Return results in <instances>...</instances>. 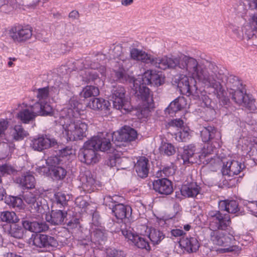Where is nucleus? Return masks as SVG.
<instances>
[{"label": "nucleus", "instance_id": "nucleus-23", "mask_svg": "<svg viewBox=\"0 0 257 257\" xmlns=\"http://www.w3.org/2000/svg\"><path fill=\"white\" fill-rule=\"evenodd\" d=\"M144 83L154 86H161L164 83V78L156 71L148 70L144 72L141 80Z\"/></svg>", "mask_w": 257, "mask_h": 257}, {"label": "nucleus", "instance_id": "nucleus-20", "mask_svg": "<svg viewBox=\"0 0 257 257\" xmlns=\"http://www.w3.org/2000/svg\"><path fill=\"white\" fill-rule=\"evenodd\" d=\"M200 136L203 142L208 143L212 140L219 146V141L221 139V135L214 126H203L200 131Z\"/></svg>", "mask_w": 257, "mask_h": 257}, {"label": "nucleus", "instance_id": "nucleus-52", "mask_svg": "<svg viewBox=\"0 0 257 257\" xmlns=\"http://www.w3.org/2000/svg\"><path fill=\"white\" fill-rule=\"evenodd\" d=\"M17 172V170L10 164H5L0 165V176L11 175Z\"/></svg>", "mask_w": 257, "mask_h": 257}, {"label": "nucleus", "instance_id": "nucleus-12", "mask_svg": "<svg viewBox=\"0 0 257 257\" xmlns=\"http://www.w3.org/2000/svg\"><path fill=\"white\" fill-rule=\"evenodd\" d=\"M32 234L29 239V244L38 248L46 249H53L58 245V242L55 237L49 235L36 233Z\"/></svg>", "mask_w": 257, "mask_h": 257}, {"label": "nucleus", "instance_id": "nucleus-60", "mask_svg": "<svg viewBox=\"0 0 257 257\" xmlns=\"http://www.w3.org/2000/svg\"><path fill=\"white\" fill-rule=\"evenodd\" d=\"M8 123L9 122L7 120L3 119L0 121V137L5 134L6 130L8 127Z\"/></svg>", "mask_w": 257, "mask_h": 257}, {"label": "nucleus", "instance_id": "nucleus-41", "mask_svg": "<svg viewBox=\"0 0 257 257\" xmlns=\"http://www.w3.org/2000/svg\"><path fill=\"white\" fill-rule=\"evenodd\" d=\"M222 211L221 210H210L208 212L207 219L211 230H214L215 227L216 226L217 221L219 220V217H221Z\"/></svg>", "mask_w": 257, "mask_h": 257}, {"label": "nucleus", "instance_id": "nucleus-51", "mask_svg": "<svg viewBox=\"0 0 257 257\" xmlns=\"http://www.w3.org/2000/svg\"><path fill=\"white\" fill-rule=\"evenodd\" d=\"M247 98L245 100L243 105L251 112L257 109V99L252 98L251 96L248 94Z\"/></svg>", "mask_w": 257, "mask_h": 257}, {"label": "nucleus", "instance_id": "nucleus-6", "mask_svg": "<svg viewBox=\"0 0 257 257\" xmlns=\"http://www.w3.org/2000/svg\"><path fill=\"white\" fill-rule=\"evenodd\" d=\"M174 68L180 69L182 72L185 73L192 76L191 77H188L185 75H182L179 76L178 78L175 79L174 83L177 85L181 93L182 94L188 93L189 94H198L196 83L197 81H199L196 77L195 75L192 73L190 72L189 71L185 70V68L180 67L178 64L176 65V66L173 67L167 68V69ZM198 82L200 83L199 82Z\"/></svg>", "mask_w": 257, "mask_h": 257}, {"label": "nucleus", "instance_id": "nucleus-50", "mask_svg": "<svg viewBox=\"0 0 257 257\" xmlns=\"http://www.w3.org/2000/svg\"><path fill=\"white\" fill-rule=\"evenodd\" d=\"M54 87L58 89L59 92H61L66 94L71 91L72 88L71 85L66 81L56 82Z\"/></svg>", "mask_w": 257, "mask_h": 257}, {"label": "nucleus", "instance_id": "nucleus-27", "mask_svg": "<svg viewBox=\"0 0 257 257\" xmlns=\"http://www.w3.org/2000/svg\"><path fill=\"white\" fill-rule=\"evenodd\" d=\"M33 108L37 112V115L41 116H53L56 118L57 116L55 110L48 102H36L33 105Z\"/></svg>", "mask_w": 257, "mask_h": 257}, {"label": "nucleus", "instance_id": "nucleus-31", "mask_svg": "<svg viewBox=\"0 0 257 257\" xmlns=\"http://www.w3.org/2000/svg\"><path fill=\"white\" fill-rule=\"evenodd\" d=\"M88 106L95 110H102L105 113H108L110 104L108 100L103 98L93 97L88 103Z\"/></svg>", "mask_w": 257, "mask_h": 257}, {"label": "nucleus", "instance_id": "nucleus-30", "mask_svg": "<svg viewBox=\"0 0 257 257\" xmlns=\"http://www.w3.org/2000/svg\"><path fill=\"white\" fill-rule=\"evenodd\" d=\"M82 181V187L84 191L90 193L96 189L97 186L98 185L99 182L96 181L93 178L91 173L86 172L85 175L81 177Z\"/></svg>", "mask_w": 257, "mask_h": 257}, {"label": "nucleus", "instance_id": "nucleus-2", "mask_svg": "<svg viewBox=\"0 0 257 257\" xmlns=\"http://www.w3.org/2000/svg\"><path fill=\"white\" fill-rule=\"evenodd\" d=\"M134 43L132 41L128 42H123L121 48L125 49H127L130 53L131 60L140 61L146 64H150L151 65L158 68L166 70L167 68L173 67L178 64L180 67L185 68L186 64L184 63V60L188 58L187 56H184L182 58L175 57H168L164 56L162 58H154L145 51L134 48ZM130 58V57H128ZM132 63V62H131Z\"/></svg>", "mask_w": 257, "mask_h": 257}, {"label": "nucleus", "instance_id": "nucleus-13", "mask_svg": "<svg viewBox=\"0 0 257 257\" xmlns=\"http://www.w3.org/2000/svg\"><path fill=\"white\" fill-rule=\"evenodd\" d=\"M58 146V143L55 138L46 134L39 135L34 138L30 143V147L39 152L51 148H57Z\"/></svg>", "mask_w": 257, "mask_h": 257}, {"label": "nucleus", "instance_id": "nucleus-43", "mask_svg": "<svg viewBox=\"0 0 257 257\" xmlns=\"http://www.w3.org/2000/svg\"><path fill=\"white\" fill-rule=\"evenodd\" d=\"M151 241L154 245L158 244L164 238L165 235L159 230L151 228L148 235Z\"/></svg>", "mask_w": 257, "mask_h": 257}, {"label": "nucleus", "instance_id": "nucleus-53", "mask_svg": "<svg viewBox=\"0 0 257 257\" xmlns=\"http://www.w3.org/2000/svg\"><path fill=\"white\" fill-rule=\"evenodd\" d=\"M175 172V170L174 168V166L172 165L169 166H166L163 168V169L160 171V172H158L157 173V177H169L170 176L174 174Z\"/></svg>", "mask_w": 257, "mask_h": 257}, {"label": "nucleus", "instance_id": "nucleus-58", "mask_svg": "<svg viewBox=\"0 0 257 257\" xmlns=\"http://www.w3.org/2000/svg\"><path fill=\"white\" fill-rule=\"evenodd\" d=\"M119 160H117V156L116 155H112L110 156L109 158L106 161V164L107 166H110V167H116L117 165V161Z\"/></svg>", "mask_w": 257, "mask_h": 257}, {"label": "nucleus", "instance_id": "nucleus-26", "mask_svg": "<svg viewBox=\"0 0 257 257\" xmlns=\"http://www.w3.org/2000/svg\"><path fill=\"white\" fill-rule=\"evenodd\" d=\"M180 191L181 194L186 197H195L201 191V187L195 182H187L182 185Z\"/></svg>", "mask_w": 257, "mask_h": 257}, {"label": "nucleus", "instance_id": "nucleus-39", "mask_svg": "<svg viewBox=\"0 0 257 257\" xmlns=\"http://www.w3.org/2000/svg\"><path fill=\"white\" fill-rule=\"evenodd\" d=\"M230 94L231 95L232 99L239 105H243L248 95L242 86L240 88L231 90Z\"/></svg>", "mask_w": 257, "mask_h": 257}, {"label": "nucleus", "instance_id": "nucleus-54", "mask_svg": "<svg viewBox=\"0 0 257 257\" xmlns=\"http://www.w3.org/2000/svg\"><path fill=\"white\" fill-rule=\"evenodd\" d=\"M49 95V87L48 86L38 88L36 90V96L39 100L46 99Z\"/></svg>", "mask_w": 257, "mask_h": 257}, {"label": "nucleus", "instance_id": "nucleus-18", "mask_svg": "<svg viewBox=\"0 0 257 257\" xmlns=\"http://www.w3.org/2000/svg\"><path fill=\"white\" fill-rule=\"evenodd\" d=\"M121 233L125 238L131 241L138 248L146 250L150 249L149 242L145 236L135 234L131 230L126 229H121Z\"/></svg>", "mask_w": 257, "mask_h": 257}, {"label": "nucleus", "instance_id": "nucleus-7", "mask_svg": "<svg viewBox=\"0 0 257 257\" xmlns=\"http://www.w3.org/2000/svg\"><path fill=\"white\" fill-rule=\"evenodd\" d=\"M42 225V223L40 224L36 221L22 220L20 222L19 221H18V222L11 224L9 233L15 238H23L27 230L33 232H39L43 231L44 229L41 226Z\"/></svg>", "mask_w": 257, "mask_h": 257}, {"label": "nucleus", "instance_id": "nucleus-64", "mask_svg": "<svg viewBox=\"0 0 257 257\" xmlns=\"http://www.w3.org/2000/svg\"><path fill=\"white\" fill-rule=\"evenodd\" d=\"M171 123L172 125L179 127L181 128L184 124V121L182 119L178 118L172 120Z\"/></svg>", "mask_w": 257, "mask_h": 257}, {"label": "nucleus", "instance_id": "nucleus-35", "mask_svg": "<svg viewBox=\"0 0 257 257\" xmlns=\"http://www.w3.org/2000/svg\"><path fill=\"white\" fill-rule=\"evenodd\" d=\"M218 206L221 211H226L229 213L234 214L239 211L238 203L234 200H224L219 202Z\"/></svg>", "mask_w": 257, "mask_h": 257}, {"label": "nucleus", "instance_id": "nucleus-48", "mask_svg": "<svg viewBox=\"0 0 257 257\" xmlns=\"http://www.w3.org/2000/svg\"><path fill=\"white\" fill-rule=\"evenodd\" d=\"M119 197L117 195H114L113 196L106 195L103 198V204L106 206H108L112 211L113 208L116 205V204L119 202Z\"/></svg>", "mask_w": 257, "mask_h": 257}, {"label": "nucleus", "instance_id": "nucleus-55", "mask_svg": "<svg viewBox=\"0 0 257 257\" xmlns=\"http://www.w3.org/2000/svg\"><path fill=\"white\" fill-rule=\"evenodd\" d=\"M107 257H125L124 252L119 249L109 248L106 250Z\"/></svg>", "mask_w": 257, "mask_h": 257}, {"label": "nucleus", "instance_id": "nucleus-29", "mask_svg": "<svg viewBox=\"0 0 257 257\" xmlns=\"http://www.w3.org/2000/svg\"><path fill=\"white\" fill-rule=\"evenodd\" d=\"M112 214L119 220L128 218L132 215V208L128 205L118 202L111 211Z\"/></svg>", "mask_w": 257, "mask_h": 257}, {"label": "nucleus", "instance_id": "nucleus-1", "mask_svg": "<svg viewBox=\"0 0 257 257\" xmlns=\"http://www.w3.org/2000/svg\"><path fill=\"white\" fill-rule=\"evenodd\" d=\"M184 62L186 64L185 70L194 74L202 84L213 88V92L218 98L224 96L223 84L231 90L240 88L242 86L237 77L228 75L226 70L218 68L214 62L206 60L198 62L189 56Z\"/></svg>", "mask_w": 257, "mask_h": 257}, {"label": "nucleus", "instance_id": "nucleus-47", "mask_svg": "<svg viewBox=\"0 0 257 257\" xmlns=\"http://www.w3.org/2000/svg\"><path fill=\"white\" fill-rule=\"evenodd\" d=\"M159 149L161 154L167 156H172L176 152V149L172 144L163 142H162Z\"/></svg>", "mask_w": 257, "mask_h": 257}, {"label": "nucleus", "instance_id": "nucleus-45", "mask_svg": "<svg viewBox=\"0 0 257 257\" xmlns=\"http://www.w3.org/2000/svg\"><path fill=\"white\" fill-rule=\"evenodd\" d=\"M99 90L97 86L92 85H87L82 90L80 95L81 96L86 98L92 96L95 97L98 95Z\"/></svg>", "mask_w": 257, "mask_h": 257}, {"label": "nucleus", "instance_id": "nucleus-4", "mask_svg": "<svg viewBox=\"0 0 257 257\" xmlns=\"http://www.w3.org/2000/svg\"><path fill=\"white\" fill-rule=\"evenodd\" d=\"M59 122L65 129L70 141L82 140L86 137L88 126L80 116H74L72 118L67 117L65 119L59 120Z\"/></svg>", "mask_w": 257, "mask_h": 257}, {"label": "nucleus", "instance_id": "nucleus-16", "mask_svg": "<svg viewBox=\"0 0 257 257\" xmlns=\"http://www.w3.org/2000/svg\"><path fill=\"white\" fill-rule=\"evenodd\" d=\"M210 236L214 244L224 247L219 250L220 252H229L235 250L236 246L231 245L233 237L224 235L218 230H212Z\"/></svg>", "mask_w": 257, "mask_h": 257}, {"label": "nucleus", "instance_id": "nucleus-3", "mask_svg": "<svg viewBox=\"0 0 257 257\" xmlns=\"http://www.w3.org/2000/svg\"><path fill=\"white\" fill-rule=\"evenodd\" d=\"M114 149L109 139H105L103 133L93 136L84 143L78 153L79 160L87 165L93 164L99 161L98 150L110 153Z\"/></svg>", "mask_w": 257, "mask_h": 257}, {"label": "nucleus", "instance_id": "nucleus-63", "mask_svg": "<svg viewBox=\"0 0 257 257\" xmlns=\"http://www.w3.org/2000/svg\"><path fill=\"white\" fill-rule=\"evenodd\" d=\"M171 235L175 237H178L185 234V233L182 230L180 229H172L171 231Z\"/></svg>", "mask_w": 257, "mask_h": 257}, {"label": "nucleus", "instance_id": "nucleus-42", "mask_svg": "<svg viewBox=\"0 0 257 257\" xmlns=\"http://www.w3.org/2000/svg\"><path fill=\"white\" fill-rule=\"evenodd\" d=\"M204 108L203 113L204 114V118L207 121L212 120L215 116L216 112L215 109L211 106V100L205 98V101H203Z\"/></svg>", "mask_w": 257, "mask_h": 257}, {"label": "nucleus", "instance_id": "nucleus-36", "mask_svg": "<svg viewBox=\"0 0 257 257\" xmlns=\"http://www.w3.org/2000/svg\"><path fill=\"white\" fill-rule=\"evenodd\" d=\"M37 116V112L33 108V105L31 109L28 108L24 109L19 111L17 114V117L20 119L23 123H29L33 121Z\"/></svg>", "mask_w": 257, "mask_h": 257}, {"label": "nucleus", "instance_id": "nucleus-62", "mask_svg": "<svg viewBox=\"0 0 257 257\" xmlns=\"http://www.w3.org/2000/svg\"><path fill=\"white\" fill-rule=\"evenodd\" d=\"M216 147L214 145L212 146V145L208 144L207 145V148L204 150V153L206 154H212L216 152Z\"/></svg>", "mask_w": 257, "mask_h": 257}, {"label": "nucleus", "instance_id": "nucleus-57", "mask_svg": "<svg viewBox=\"0 0 257 257\" xmlns=\"http://www.w3.org/2000/svg\"><path fill=\"white\" fill-rule=\"evenodd\" d=\"M240 3L244 6H248L251 10H257V0H240Z\"/></svg>", "mask_w": 257, "mask_h": 257}, {"label": "nucleus", "instance_id": "nucleus-59", "mask_svg": "<svg viewBox=\"0 0 257 257\" xmlns=\"http://www.w3.org/2000/svg\"><path fill=\"white\" fill-rule=\"evenodd\" d=\"M119 160L117 161V165L116 167L118 169L120 168L121 169H124L126 168V165L124 164V162L127 160V159L123 157H120L119 156H117V160Z\"/></svg>", "mask_w": 257, "mask_h": 257}, {"label": "nucleus", "instance_id": "nucleus-38", "mask_svg": "<svg viewBox=\"0 0 257 257\" xmlns=\"http://www.w3.org/2000/svg\"><path fill=\"white\" fill-rule=\"evenodd\" d=\"M195 151V146L193 144H190L184 146L183 151L180 155V158L183 160L184 164L193 163L191 160Z\"/></svg>", "mask_w": 257, "mask_h": 257}, {"label": "nucleus", "instance_id": "nucleus-34", "mask_svg": "<svg viewBox=\"0 0 257 257\" xmlns=\"http://www.w3.org/2000/svg\"><path fill=\"white\" fill-rule=\"evenodd\" d=\"M187 104V100L185 97L179 96L170 103L165 110V113L173 114L185 108Z\"/></svg>", "mask_w": 257, "mask_h": 257}, {"label": "nucleus", "instance_id": "nucleus-49", "mask_svg": "<svg viewBox=\"0 0 257 257\" xmlns=\"http://www.w3.org/2000/svg\"><path fill=\"white\" fill-rule=\"evenodd\" d=\"M190 129L188 127L181 128L179 132L176 134V139L179 142H187L191 138Z\"/></svg>", "mask_w": 257, "mask_h": 257}, {"label": "nucleus", "instance_id": "nucleus-17", "mask_svg": "<svg viewBox=\"0 0 257 257\" xmlns=\"http://www.w3.org/2000/svg\"><path fill=\"white\" fill-rule=\"evenodd\" d=\"M146 85L141 79H136L133 81L132 89L139 99L146 102L149 106H151V104L153 103V94L150 89L146 87Z\"/></svg>", "mask_w": 257, "mask_h": 257}, {"label": "nucleus", "instance_id": "nucleus-22", "mask_svg": "<svg viewBox=\"0 0 257 257\" xmlns=\"http://www.w3.org/2000/svg\"><path fill=\"white\" fill-rule=\"evenodd\" d=\"M153 189L162 195H169L173 192L172 183L166 178L157 179L153 182Z\"/></svg>", "mask_w": 257, "mask_h": 257}, {"label": "nucleus", "instance_id": "nucleus-14", "mask_svg": "<svg viewBox=\"0 0 257 257\" xmlns=\"http://www.w3.org/2000/svg\"><path fill=\"white\" fill-rule=\"evenodd\" d=\"M242 32L251 45L257 46V13H249L248 22L242 26Z\"/></svg>", "mask_w": 257, "mask_h": 257}, {"label": "nucleus", "instance_id": "nucleus-37", "mask_svg": "<svg viewBox=\"0 0 257 257\" xmlns=\"http://www.w3.org/2000/svg\"><path fill=\"white\" fill-rule=\"evenodd\" d=\"M68 205L66 195L60 192L54 194L52 199V207L56 209H62Z\"/></svg>", "mask_w": 257, "mask_h": 257}, {"label": "nucleus", "instance_id": "nucleus-19", "mask_svg": "<svg viewBox=\"0 0 257 257\" xmlns=\"http://www.w3.org/2000/svg\"><path fill=\"white\" fill-rule=\"evenodd\" d=\"M88 59H86L85 60V64L87 67L90 68L91 70H88L86 71V77H83V80L87 83H91L92 82L98 80L100 81L98 75L95 69H99V71L102 75H103L105 72V68L99 63L93 62L90 64H87L88 61Z\"/></svg>", "mask_w": 257, "mask_h": 257}, {"label": "nucleus", "instance_id": "nucleus-9", "mask_svg": "<svg viewBox=\"0 0 257 257\" xmlns=\"http://www.w3.org/2000/svg\"><path fill=\"white\" fill-rule=\"evenodd\" d=\"M64 158L61 156H50L46 160V164L54 180L62 181L65 178L67 171L64 167Z\"/></svg>", "mask_w": 257, "mask_h": 257}, {"label": "nucleus", "instance_id": "nucleus-8", "mask_svg": "<svg viewBox=\"0 0 257 257\" xmlns=\"http://www.w3.org/2000/svg\"><path fill=\"white\" fill-rule=\"evenodd\" d=\"M125 94L124 88L121 85H116L111 87L109 97L114 108L127 112L131 110L132 106L128 99L125 97Z\"/></svg>", "mask_w": 257, "mask_h": 257}, {"label": "nucleus", "instance_id": "nucleus-40", "mask_svg": "<svg viewBox=\"0 0 257 257\" xmlns=\"http://www.w3.org/2000/svg\"><path fill=\"white\" fill-rule=\"evenodd\" d=\"M29 135L28 132L21 125H16L12 133L13 140L15 141H22Z\"/></svg>", "mask_w": 257, "mask_h": 257}, {"label": "nucleus", "instance_id": "nucleus-25", "mask_svg": "<svg viewBox=\"0 0 257 257\" xmlns=\"http://www.w3.org/2000/svg\"><path fill=\"white\" fill-rule=\"evenodd\" d=\"M67 212L63 209L52 210L50 214L46 215V220L51 225H60L64 223Z\"/></svg>", "mask_w": 257, "mask_h": 257}, {"label": "nucleus", "instance_id": "nucleus-56", "mask_svg": "<svg viewBox=\"0 0 257 257\" xmlns=\"http://www.w3.org/2000/svg\"><path fill=\"white\" fill-rule=\"evenodd\" d=\"M7 202L9 205L13 207H21L23 204L22 199L17 196H10Z\"/></svg>", "mask_w": 257, "mask_h": 257}, {"label": "nucleus", "instance_id": "nucleus-21", "mask_svg": "<svg viewBox=\"0 0 257 257\" xmlns=\"http://www.w3.org/2000/svg\"><path fill=\"white\" fill-rule=\"evenodd\" d=\"M244 165L236 160L227 161L223 163L221 172L223 176L233 177L237 175L244 168Z\"/></svg>", "mask_w": 257, "mask_h": 257}, {"label": "nucleus", "instance_id": "nucleus-28", "mask_svg": "<svg viewBox=\"0 0 257 257\" xmlns=\"http://www.w3.org/2000/svg\"><path fill=\"white\" fill-rule=\"evenodd\" d=\"M135 169L139 177H148L150 169L148 159L145 157H140L135 165Z\"/></svg>", "mask_w": 257, "mask_h": 257}, {"label": "nucleus", "instance_id": "nucleus-15", "mask_svg": "<svg viewBox=\"0 0 257 257\" xmlns=\"http://www.w3.org/2000/svg\"><path fill=\"white\" fill-rule=\"evenodd\" d=\"M9 37L16 43H22L30 40L33 35V29L29 26H18L9 31Z\"/></svg>", "mask_w": 257, "mask_h": 257}, {"label": "nucleus", "instance_id": "nucleus-24", "mask_svg": "<svg viewBox=\"0 0 257 257\" xmlns=\"http://www.w3.org/2000/svg\"><path fill=\"white\" fill-rule=\"evenodd\" d=\"M78 101L74 98H71L69 101L68 107L62 109L59 114V120L66 118H72L74 116H80L78 111Z\"/></svg>", "mask_w": 257, "mask_h": 257}, {"label": "nucleus", "instance_id": "nucleus-32", "mask_svg": "<svg viewBox=\"0 0 257 257\" xmlns=\"http://www.w3.org/2000/svg\"><path fill=\"white\" fill-rule=\"evenodd\" d=\"M16 181L23 189L34 188L36 183L34 176L29 172L24 173L18 177Z\"/></svg>", "mask_w": 257, "mask_h": 257}, {"label": "nucleus", "instance_id": "nucleus-61", "mask_svg": "<svg viewBox=\"0 0 257 257\" xmlns=\"http://www.w3.org/2000/svg\"><path fill=\"white\" fill-rule=\"evenodd\" d=\"M67 226L71 229L76 228L79 223V220L76 218H74L66 223Z\"/></svg>", "mask_w": 257, "mask_h": 257}, {"label": "nucleus", "instance_id": "nucleus-10", "mask_svg": "<svg viewBox=\"0 0 257 257\" xmlns=\"http://www.w3.org/2000/svg\"><path fill=\"white\" fill-rule=\"evenodd\" d=\"M23 198L34 212L44 213L49 210L48 206L45 203L46 200L40 196L37 190H35L33 192H26L23 195Z\"/></svg>", "mask_w": 257, "mask_h": 257}, {"label": "nucleus", "instance_id": "nucleus-33", "mask_svg": "<svg viewBox=\"0 0 257 257\" xmlns=\"http://www.w3.org/2000/svg\"><path fill=\"white\" fill-rule=\"evenodd\" d=\"M180 245L189 253L196 252L199 247V243L195 237H182L180 240Z\"/></svg>", "mask_w": 257, "mask_h": 257}, {"label": "nucleus", "instance_id": "nucleus-44", "mask_svg": "<svg viewBox=\"0 0 257 257\" xmlns=\"http://www.w3.org/2000/svg\"><path fill=\"white\" fill-rule=\"evenodd\" d=\"M231 224L230 217L229 214L222 213L221 217L217 221L216 226L214 230H225Z\"/></svg>", "mask_w": 257, "mask_h": 257}, {"label": "nucleus", "instance_id": "nucleus-11", "mask_svg": "<svg viewBox=\"0 0 257 257\" xmlns=\"http://www.w3.org/2000/svg\"><path fill=\"white\" fill-rule=\"evenodd\" d=\"M118 59L119 61L116 62L112 75L115 81L124 83L129 77L126 70L132 67V63L131 59L123 54L119 55Z\"/></svg>", "mask_w": 257, "mask_h": 257}, {"label": "nucleus", "instance_id": "nucleus-46", "mask_svg": "<svg viewBox=\"0 0 257 257\" xmlns=\"http://www.w3.org/2000/svg\"><path fill=\"white\" fill-rule=\"evenodd\" d=\"M0 218L2 221L11 224L20 220L14 212L9 211L2 212L0 215Z\"/></svg>", "mask_w": 257, "mask_h": 257}, {"label": "nucleus", "instance_id": "nucleus-5", "mask_svg": "<svg viewBox=\"0 0 257 257\" xmlns=\"http://www.w3.org/2000/svg\"><path fill=\"white\" fill-rule=\"evenodd\" d=\"M105 139H109V142H113L116 147V150L117 152H122V150H126L124 148L129 145L131 142L134 141L137 137V131L129 126H124L120 131L113 132L112 133H106L104 134Z\"/></svg>", "mask_w": 257, "mask_h": 257}]
</instances>
